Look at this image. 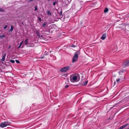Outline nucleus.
<instances>
[{
	"label": "nucleus",
	"mask_w": 129,
	"mask_h": 129,
	"mask_svg": "<svg viewBox=\"0 0 129 129\" xmlns=\"http://www.w3.org/2000/svg\"><path fill=\"white\" fill-rule=\"evenodd\" d=\"M24 44L25 45H27L28 44V39H26L24 41Z\"/></svg>",
	"instance_id": "obj_9"
},
{
	"label": "nucleus",
	"mask_w": 129,
	"mask_h": 129,
	"mask_svg": "<svg viewBox=\"0 0 129 129\" xmlns=\"http://www.w3.org/2000/svg\"><path fill=\"white\" fill-rule=\"evenodd\" d=\"M72 47H75V46L74 45H72Z\"/></svg>",
	"instance_id": "obj_30"
},
{
	"label": "nucleus",
	"mask_w": 129,
	"mask_h": 129,
	"mask_svg": "<svg viewBox=\"0 0 129 129\" xmlns=\"http://www.w3.org/2000/svg\"><path fill=\"white\" fill-rule=\"evenodd\" d=\"M70 68V67L69 66L65 67L61 69L60 71L62 72H65L68 71L69 70Z\"/></svg>",
	"instance_id": "obj_4"
},
{
	"label": "nucleus",
	"mask_w": 129,
	"mask_h": 129,
	"mask_svg": "<svg viewBox=\"0 0 129 129\" xmlns=\"http://www.w3.org/2000/svg\"><path fill=\"white\" fill-rule=\"evenodd\" d=\"M115 83H115V82L114 83V84H115Z\"/></svg>",
	"instance_id": "obj_32"
},
{
	"label": "nucleus",
	"mask_w": 129,
	"mask_h": 129,
	"mask_svg": "<svg viewBox=\"0 0 129 129\" xmlns=\"http://www.w3.org/2000/svg\"><path fill=\"white\" fill-rule=\"evenodd\" d=\"M11 123V122H10L5 121L3 123H2L0 124V126L2 128H3L7 126L10 125Z\"/></svg>",
	"instance_id": "obj_3"
},
{
	"label": "nucleus",
	"mask_w": 129,
	"mask_h": 129,
	"mask_svg": "<svg viewBox=\"0 0 129 129\" xmlns=\"http://www.w3.org/2000/svg\"><path fill=\"white\" fill-rule=\"evenodd\" d=\"M21 45L20 44L19 46L18 47V48L19 49L20 48H23V46H22L21 47Z\"/></svg>",
	"instance_id": "obj_14"
},
{
	"label": "nucleus",
	"mask_w": 129,
	"mask_h": 129,
	"mask_svg": "<svg viewBox=\"0 0 129 129\" xmlns=\"http://www.w3.org/2000/svg\"><path fill=\"white\" fill-rule=\"evenodd\" d=\"M46 23L45 22H44L43 24V26L45 28L46 27Z\"/></svg>",
	"instance_id": "obj_13"
},
{
	"label": "nucleus",
	"mask_w": 129,
	"mask_h": 129,
	"mask_svg": "<svg viewBox=\"0 0 129 129\" xmlns=\"http://www.w3.org/2000/svg\"><path fill=\"white\" fill-rule=\"evenodd\" d=\"M41 37H42V35H41Z\"/></svg>",
	"instance_id": "obj_34"
},
{
	"label": "nucleus",
	"mask_w": 129,
	"mask_h": 129,
	"mask_svg": "<svg viewBox=\"0 0 129 129\" xmlns=\"http://www.w3.org/2000/svg\"><path fill=\"white\" fill-rule=\"evenodd\" d=\"M57 2H56V1H55L53 3V5L54 6H55V4L57 3Z\"/></svg>",
	"instance_id": "obj_17"
},
{
	"label": "nucleus",
	"mask_w": 129,
	"mask_h": 129,
	"mask_svg": "<svg viewBox=\"0 0 129 129\" xmlns=\"http://www.w3.org/2000/svg\"><path fill=\"white\" fill-rule=\"evenodd\" d=\"M123 65L125 66H127L129 65V60L126 61L123 63Z\"/></svg>",
	"instance_id": "obj_5"
},
{
	"label": "nucleus",
	"mask_w": 129,
	"mask_h": 129,
	"mask_svg": "<svg viewBox=\"0 0 129 129\" xmlns=\"http://www.w3.org/2000/svg\"><path fill=\"white\" fill-rule=\"evenodd\" d=\"M39 19L40 21H41V19L40 18H39Z\"/></svg>",
	"instance_id": "obj_28"
},
{
	"label": "nucleus",
	"mask_w": 129,
	"mask_h": 129,
	"mask_svg": "<svg viewBox=\"0 0 129 129\" xmlns=\"http://www.w3.org/2000/svg\"><path fill=\"white\" fill-rule=\"evenodd\" d=\"M15 61H16V62L17 63H20V62H19V61L18 60H15Z\"/></svg>",
	"instance_id": "obj_21"
},
{
	"label": "nucleus",
	"mask_w": 129,
	"mask_h": 129,
	"mask_svg": "<svg viewBox=\"0 0 129 129\" xmlns=\"http://www.w3.org/2000/svg\"><path fill=\"white\" fill-rule=\"evenodd\" d=\"M62 11H60L59 13V14L60 15H62Z\"/></svg>",
	"instance_id": "obj_27"
},
{
	"label": "nucleus",
	"mask_w": 129,
	"mask_h": 129,
	"mask_svg": "<svg viewBox=\"0 0 129 129\" xmlns=\"http://www.w3.org/2000/svg\"><path fill=\"white\" fill-rule=\"evenodd\" d=\"M13 27L12 26H11V29L9 30V31L10 32H12L13 31Z\"/></svg>",
	"instance_id": "obj_10"
},
{
	"label": "nucleus",
	"mask_w": 129,
	"mask_h": 129,
	"mask_svg": "<svg viewBox=\"0 0 129 129\" xmlns=\"http://www.w3.org/2000/svg\"><path fill=\"white\" fill-rule=\"evenodd\" d=\"M87 83H88V81H85V82H84V83L83 85H86L87 84Z\"/></svg>",
	"instance_id": "obj_16"
},
{
	"label": "nucleus",
	"mask_w": 129,
	"mask_h": 129,
	"mask_svg": "<svg viewBox=\"0 0 129 129\" xmlns=\"http://www.w3.org/2000/svg\"><path fill=\"white\" fill-rule=\"evenodd\" d=\"M10 61L12 63H14L15 62L13 60H10Z\"/></svg>",
	"instance_id": "obj_19"
},
{
	"label": "nucleus",
	"mask_w": 129,
	"mask_h": 129,
	"mask_svg": "<svg viewBox=\"0 0 129 129\" xmlns=\"http://www.w3.org/2000/svg\"><path fill=\"white\" fill-rule=\"evenodd\" d=\"M5 36L4 35H0V38L2 39L3 38L5 37Z\"/></svg>",
	"instance_id": "obj_11"
},
{
	"label": "nucleus",
	"mask_w": 129,
	"mask_h": 129,
	"mask_svg": "<svg viewBox=\"0 0 129 129\" xmlns=\"http://www.w3.org/2000/svg\"><path fill=\"white\" fill-rule=\"evenodd\" d=\"M106 34L104 33L103 34L102 36L101 37V39L102 40H104L106 37Z\"/></svg>",
	"instance_id": "obj_6"
},
{
	"label": "nucleus",
	"mask_w": 129,
	"mask_h": 129,
	"mask_svg": "<svg viewBox=\"0 0 129 129\" xmlns=\"http://www.w3.org/2000/svg\"><path fill=\"white\" fill-rule=\"evenodd\" d=\"M80 78L79 75L78 74L76 75L71 76L70 77V80L72 82H76L78 81Z\"/></svg>",
	"instance_id": "obj_1"
},
{
	"label": "nucleus",
	"mask_w": 129,
	"mask_h": 129,
	"mask_svg": "<svg viewBox=\"0 0 129 129\" xmlns=\"http://www.w3.org/2000/svg\"><path fill=\"white\" fill-rule=\"evenodd\" d=\"M128 124H125L124 125L121 126L120 127V129H122L124 128L125 127H126L127 125Z\"/></svg>",
	"instance_id": "obj_8"
},
{
	"label": "nucleus",
	"mask_w": 129,
	"mask_h": 129,
	"mask_svg": "<svg viewBox=\"0 0 129 129\" xmlns=\"http://www.w3.org/2000/svg\"><path fill=\"white\" fill-rule=\"evenodd\" d=\"M47 14L48 15H51V13L49 11H47Z\"/></svg>",
	"instance_id": "obj_18"
},
{
	"label": "nucleus",
	"mask_w": 129,
	"mask_h": 129,
	"mask_svg": "<svg viewBox=\"0 0 129 129\" xmlns=\"http://www.w3.org/2000/svg\"><path fill=\"white\" fill-rule=\"evenodd\" d=\"M35 11H36L37 10V8L36 6L35 7Z\"/></svg>",
	"instance_id": "obj_25"
},
{
	"label": "nucleus",
	"mask_w": 129,
	"mask_h": 129,
	"mask_svg": "<svg viewBox=\"0 0 129 129\" xmlns=\"http://www.w3.org/2000/svg\"><path fill=\"white\" fill-rule=\"evenodd\" d=\"M23 41H22L20 43V45H22V44H23Z\"/></svg>",
	"instance_id": "obj_22"
},
{
	"label": "nucleus",
	"mask_w": 129,
	"mask_h": 129,
	"mask_svg": "<svg viewBox=\"0 0 129 129\" xmlns=\"http://www.w3.org/2000/svg\"><path fill=\"white\" fill-rule=\"evenodd\" d=\"M36 34L39 37H40V36L39 33V31H38L37 30V31H36Z\"/></svg>",
	"instance_id": "obj_15"
},
{
	"label": "nucleus",
	"mask_w": 129,
	"mask_h": 129,
	"mask_svg": "<svg viewBox=\"0 0 129 129\" xmlns=\"http://www.w3.org/2000/svg\"><path fill=\"white\" fill-rule=\"evenodd\" d=\"M33 0H29V2H31Z\"/></svg>",
	"instance_id": "obj_31"
},
{
	"label": "nucleus",
	"mask_w": 129,
	"mask_h": 129,
	"mask_svg": "<svg viewBox=\"0 0 129 129\" xmlns=\"http://www.w3.org/2000/svg\"><path fill=\"white\" fill-rule=\"evenodd\" d=\"M69 87V85H66L65 86V87L66 88H67Z\"/></svg>",
	"instance_id": "obj_26"
},
{
	"label": "nucleus",
	"mask_w": 129,
	"mask_h": 129,
	"mask_svg": "<svg viewBox=\"0 0 129 129\" xmlns=\"http://www.w3.org/2000/svg\"><path fill=\"white\" fill-rule=\"evenodd\" d=\"M6 55V53H4V56L1 59L2 61H4L5 59Z\"/></svg>",
	"instance_id": "obj_7"
},
{
	"label": "nucleus",
	"mask_w": 129,
	"mask_h": 129,
	"mask_svg": "<svg viewBox=\"0 0 129 129\" xmlns=\"http://www.w3.org/2000/svg\"><path fill=\"white\" fill-rule=\"evenodd\" d=\"M80 54V53L79 51H77L75 52L74 54V55L72 59V62L74 63L77 61L78 58V55Z\"/></svg>",
	"instance_id": "obj_2"
},
{
	"label": "nucleus",
	"mask_w": 129,
	"mask_h": 129,
	"mask_svg": "<svg viewBox=\"0 0 129 129\" xmlns=\"http://www.w3.org/2000/svg\"><path fill=\"white\" fill-rule=\"evenodd\" d=\"M7 26H8L7 25H5V27H4V28L5 29L6 28Z\"/></svg>",
	"instance_id": "obj_23"
},
{
	"label": "nucleus",
	"mask_w": 129,
	"mask_h": 129,
	"mask_svg": "<svg viewBox=\"0 0 129 129\" xmlns=\"http://www.w3.org/2000/svg\"><path fill=\"white\" fill-rule=\"evenodd\" d=\"M11 47V46L10 45L9 47V49H10V48Z\"/></svg>",
	"instance_id": "obj_29"
},
{
	"label": "nucleus",
	"mask_w": 129,
	"mask_h": 129,
	"mask_svg": "<svg viewBox=\"0 0 129 129\" xmlns=\"http://www.w3.org/2000/svg\"><path fill=\"white\" fill-rule=\"evenodd\" d=\"M50 0H48V1H50Z\"/></svg>",
	"instance_id": "obj_33"
},
{
	"label": "nucleus",
	"mask_w": 129,
	"mask_h": 129,
	"mask_svg": "<svg viewBox=\"0 0 129 129\" xmlns=\"http://www.w3.org/2000/svg\"><path fill=\"white\" fill-rule=\"evenodd\" d=\"M108 11V9L107 8H106L104 10V12L105 13L107 12Z\"/></svg>",
	"instance_id": "obj_12"
},
{
	"label": "nucleus",
	"mask_w": 129,
	"mask_h": 129,
	"mask_svg": "<svg viewBox=\"0 0 129 129\" xmlns=\"http://www.w3.org/2000/svg\"><path fill=\"white\" fill-rule=\"evenodd\" d=\"M4 11V10L2 8H0V12H2Z\"/></svg>",
	"instance_id": "obj_20"
},
{
	"label": "nucleus",
	"mask_w": 129,
	"mask_h": 129,
	"mask_svg": "<svg viewBox=\"0 0 129 129\" xmlns=\"http://www.w3.org/2000/svg\"><path fill=\"white\" fill-rule=\"evenodd\" d=\"M120 80V79H117L116 81L118 83V82Z\"/></svg>",
	"instance_id": "obj_24"
}]
</instances>
